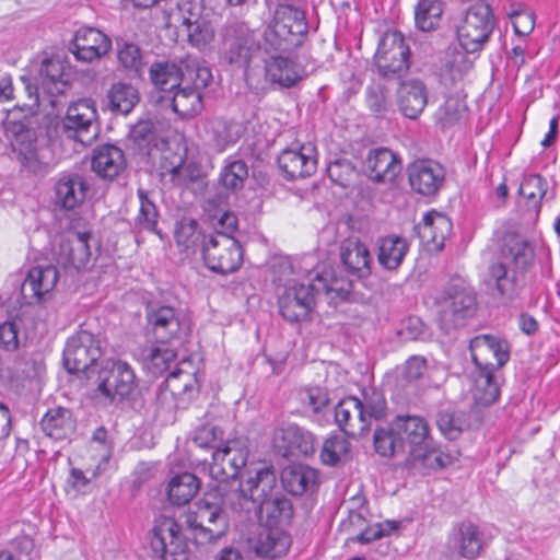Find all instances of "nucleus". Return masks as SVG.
Listing matches in <instances>:
<instances>
[{
    "label": "nucleus",
    "instance_id": "1a4fd4ad",
    "mask_svg": "<svg viewBox=\"0 0 560 560\" xmlns=\"http://www.w3.org/2000/svg\"><path fill=\"white\" fill-rule=\"evenodd\" d=\"M101 357L98 340L93 334L81 330L69 338L63 350V364L70 373H84L92 378L95 370L92 365Z\"/></svg>",
    "mask_w": 560,
    "mask_h": 560
},
{
    "label": "nucleus",
    "instance_id": "c03bdc74",
    "mask_svg": "<svg viewBox=\"0 0 560 560\" xmlns=\"http://www.w3.org/2000/svg\"><path fill=\"white\" fill-rule=\"evenodd\" d=\"M152 83L161 91L172 92L182 83V65L170 61L154 62L150 68Z\"/></svg>",
    "mask_w": 560,
    "mask_h": 560
},
{
    "label": "nucleus",
    "instance_id": "f8f14e48",
    "mask_svg": "<svg viewBox=\"0 0 560 560\" xmlns=\"http://www.w3.org/2000/svg\"><path fill=\"white\" fill-rule=\"evenodd\" d=\"M247 443L243 439L229 440L212 454L209 475L219 482L235 479L246 465L248 457Z\"/></svg>",
    "mask_w": 560,
    "mask_h": 560
},
{
    "label": "nucleus",
    "instance_id": "bb28decb",
    "mask_svg": "<svg viewBox=\"0 0 560 560\" xmlns=\"http://www.w3.org/2000/svg\"><path fill=\"white\" fill-rule=\"evenodd\" d=\"M342 265L353 276L368 278L371 275L372 257L368 246L357 237L345 240L339 248Z\"/></svg>",
    "mask_w": 560,
    "mask_h": 560
},
{
    "label": "nucleus",
    "instance_id": "5fc2aeb1",
    "mask_svg": "<svg viewBox=\"0 0 560 560\" xmlns=\"http://www.w3.org/2000/svg\"><path fill=\"white\" fill-rule=\"evenodd\" d=\"M207 132L218 150H223L226 145L234 143L238 138V127L235 124L223 119L210 120L207 125Z\"/></svg>",
    "mask_w": 560,
    "mask_h": 560
},
{
    "label": "nucleus",
    "instance_id": "052dcab7",
    "mask_svg": "<svg viewBox=\"0 0 560 560\" xmlns=\"http://www.w3.org/2000/svg\"><path fill=\"white\" fill-rule=\"evenodd\" d=\"M176 242L185 249L196 246L203 236L198 231V224L195 220L183 219L175 231Z\"/></svg>",
    "mask_w": 560,
    "mask_h": 560
},
{
    "label": "nucleus",
    "instance_id": "aec40b11",
    "mask_svg": "<svg viewBox=\"0 0 560 560\" xmlns=\"http://www.w3.org/2000/svg\"><path fill=\"white\" fill-rule=\"evenodd\" d=\"M408 174L412 189L425 196L435 194L445 178L444 168L430 160L413 162L408 167Z\"/></svg>",
    "mask_w": 560,
    "mask_h": 560
},
{
    "label": "nucleus",
    "instance_id": "79ce46f5",
    "mask_svg": "<svg viewBox=\"0 0 560 560\" xmlns=\"http://www.w3.org/2000/svg\"><path fill=\"white\" fill-rule=\"evenodd\" d=\"M254 511L257 512L259 520L265 521L269 527L276 526L282 521H289L292 516L291 502L279 493L272 495Z\"/></svg>",
    "mask_w": 560,
    "mask_h": 560
},
{
    "label": "nucleus",
    "instance_id": "603ef678",
    "mask_svg": "<svg viewBox=\"0 0 560 560\" xmlns=\"http://www.w3.org/2000/svg\"><path fill=\"white\" fill-rule=\"evenodd\" d=\"M374 447L376 453L385 457L402 454V443L396 434L393 421L388 425L375 430Z\"/></svg>",
    "mask_w": 560,
    "mask_h": 560
},
{
    "label": "nucleus",
    "instance_id": "6e6d98bb",
    "mask_svg": "<svg viewBox=\"0 0 560 560\" xmlns=\"http://www.w3.org/2000/svg\"><path fill=\"white\" fill-rule=\"evenodd\" d=\"M442 3L439 0H419L415 11L417 26L424 32L433 30L442 15Z\"/></svg>",
    "mask_w": 560,
    "mask_h": 560
},
{
    "label": "nucleus",
    "instance_id": "a19ab883",
    "mask_svg": "<svg viewBox=\"0 0 560 560\" xmlns=\"http://www.w3.org/2000/svg\"><path fill=\"white\" fill-rule=\"evenodd\" d=\"M172 108L183 118L194 117L203 108L202 93L179 84L170 98Z\"/></svg>",
    "mask_w": 560,
    "mask_h": 560
},
{
    "label": "nucleus",
    "instance_id": "4468645a",
    "mask_svg": "<svg viewBox=\"0 0 560 560\" xmlns=\"http://www.w3.org/2000/svg\"><path fill=\"white\" fill-rule=\"evenodd\" d=\"M441 320L456 325L459 320L474 316L477 299L472 290L464 285H452L436 301Z\"/></svg>",
    "mask_w": 560,
    "mask_h": 560
},
{
    "label": "nucleus",
    "instance_id": "2f4dec72",
    "mask_svg": "<svg viewBox=\"0 0 560 560\" xmlns=\"http://www.w3.org/2000/svg\"><path fill=\"white\" fill-rule=\"evenodd\" d=\"M397 103L404 116L416 119L428 103V93L423 82L418 79L401 82L397 90Z\"/></svg>",
    "mask_w": 560,
    "mask_h": 560
},
{
    "label": "nucleus",
    "instance_id": "20e7f679",
    "mask_svg": "<svg viewBox=\"0 0 560 560\" xmlns=\"http://www.w3.org/2000/svg\"><path fill=\"white\" fill-rule=\"evenodd\" d=\"M90 380L96 397L110 404L125 400L137 387L132 368L121 360H106Z\"/></svg>",
    "mask_w": 560,
    "mask_h": 560
},
{
    "label": "nucleus",
    "instance_id": "72a5a7b5",
    "mask_svg": "<svg viewBox=\"0 0 560 560\" xmlns=\"http://www.w3.org/2000/svg\"><path fill=\"white\" fill-rule=\"evenodd\" d=\"M266 78L282 88H291L303 79L304 70L291 59L279 56H271L266 60Z\"/></svg>",
    "mask_w": 560,
    "mask_h": 560
},
{
    "label": "nucleus",
    "instance_id": "864d4df0",
    "mask_svg": "<svg viewBox=\"0 0 560 560\" xmlns=\"http://www.w3.org/2000/svg\"><path fill=\"white\" fill-rule=\"evenodd\" d=\"M186 21L188 22V27L185 33L189 44L199 49L208 47L214 38V30L212 25L208 21L201 19L198 13L192 20L188 19Z\"/></svg>",
    "mask_w": 560,
    "mask_h": 560
},
{
    "label": "nucleus",
    "instance_id": "a211bd4d",
    "mask_svg": "<svg viewBox=\"0 0 560 560\" xmlns=\"http://www.w3.org/2000/svg\"><path fill=\"white\" fill-rule=\"evenodd\" d=\"M13 132V150L18 153L22 165L33 173L46 171L48 163L45 161L43 151L36 144L35 131L19 125Z\"/></svg>",
    "mask_w": 560,
    "mask_h": 560
},
{
    "label": "nucleus",
    "instance_id": "3c124183",
    "mask_svg": "<svg viewBox=\"0 0 560 560\" xmlns=\"http://www.w3.org/2000/svg\"><path fill=\"white\" fill-rule=\"evenodd\" d=\"M494 372L478 370L474 380L472 395L481 405H490L499 397V385L494 378Z\"/></svg>",
    "mask_w": 560,
    "mask_h": 560
},
{
    "label": "nucleus",
    "instance_id": "37998d69",
    "mask_svg": "<svg viewBox=\"0 0 560 560\" xmlns=\"http://www.w3.org/2000/svg\"><path fill=\"white\" fill-rule=\"evenodd\" d=\"M199 488L198 478L190 472H184L171 479L167 493L172 503L184 505L190 502Z\"/></svg>",
    "mask_w": 560,
    "mask_h": 560
},
{
    "label": "nucleus",
    "instance_id": "c756f323",
    "mask_svg": "<svg viewBox=\"0 0 560 560\" xmlns=\"http://www.w3.org/2000/svg\"><path fill=\"white\" fill-rule=\"evenodd\" d=\"M417 233L429 250H442L444 242L452 230L451 220L436 211L427 213L423 221L417 225Z\"/></svg>",
    "mask_w": 560,
    "mask_h": 560
},
{
    "label": "nucleus",
    "instance_id": "69168bd1",
    "mask_svg": "<svg viewBox=\"0 0 560 560\" xmlns=\"http://www.w3.org/2000/svg\"><path fill=\"white\" fill-rule=\"evenodd\" d=\"M222 435L223 432L221 429L213 425H203L197 431L194 442L199 447H211L217 450L218 447H222Z\"/></svg>",
    "mask_w": 560,
    "mask_h": 560
},
{
    "label": "nucleus",
    "instance_id": "09e8293b",
    "mask_svg": "<svg viewBox=\"0 0 560 560\" xmlns=\"http://www.w3.org/2000/svg\"><path fill=\"white\" fill-rule=\"evenodd\" d=\"M547 191L548 183L538 174L524 177L518 188V194L525 198L528 209L536 213L539 212L540 202L547 196Z\"/></svg>",
    "mask_w": 560,
    "mask_h": 560
},
{
    "label": "nucleus",
    "instance_id": "cd10ccee",
    "mask_svg": "<svg viewBox=\"0 0 560 560\" xmlns=\"http://www.w3.org/2000/svg\"><path fill=\"white\" fill-rule=\"evenodd\" d=\"M58 281V270L54 266H37L28 271L21 285V293L28 303L39 302L52 291Z\"/></svg>",
    "mask_w": 560,
    "mask_h": 560
},
{
    "label": "nucleus",
    "instance_id": "39448f33",
    "mask_svg": "<svg viewBox=\"0 0 560 560\" xmlns=\"http://www.w3.org/2000/svg\"><path fill=\"white\" fill-rule=\"evenodd\" d=\"M494 27L490 7L485 2L471 5L457 25V38L467 52L480 50L489 39Z\"/></svg>",
    "mask_w": 560,
    "mask_h": 560
},
{
    "label": "nucleus",
    "instance_id": "0eeeda50",
    "mask_svg": "<svg viewBox=\"0 0 560 560\" xmlns=\"http://www.w3.org/2000/svg\"><path fill=\"white\" fill-rule=\"evenodd\" d=\"M186 524L192 530L197 544L211 542L228 530V516L218 504L199 502L196 510L186 515Z\"/></svg>",
    "mask_w": 560,
    "mask_h": 560
},
{
    "label": "nucleus",
    "instance_id": "c9c22d12",
    "mask_svg": "<svg viewBox=\"0 0 560 560\" xmlns=\"http://www.w3.org/2000/svg\"><path fill=\"white\" fill-rule=\"evenodd\" d=\"M317 470L304 465L285 467L281 474V482L284 489L293 495H302L314 491L317 487Z\"/></svg>",
    "mask_w": 560,
    "mask_h": 560
},
{
    "label": "nucleus",
    "instance_id": "338daca9",
    "mask_svg": "<svg viewBox=\"0 0 560 560\" xmlns=\"http://www.w3.org/2000/svg\"><path fill=\"white\" fill-rule=\"evenodd\" d=\"M362 404L370 422L372 419L378 420L385 416L386 401L381 393L373 390L371 394H366Z\"/></svg>",
    "mask_w": 560,
    "mask_h": 560
},
{
    "label": "nucleus",
    "instance_id": "7c9ffc66",
    "mask_svg": "<svg viewBox=\"0 0 560 560\" xmlns=\"http://www.w3.org/2000/svg\"><path fill=\"white\" fill-rule=\"evenodd\" d=\"M276 444L283 450V456H308L315 452V440L311 432L289 425L276 435Z\"/></svg>",
    "mask_w": 560,
    "mask_h": 560
},
{
    "label": "nucleus",
    "instance_id": "0e129e2a",
    "mask_svg": "<svg viewBox=\"0 0 560 560\" xmlns=\"http://www.w3.org/2000/svg\"><path fill=\"white\" fill-rule=\"evenodd\" d=\"M366 104L374 114H385L389 107L385 88L381 84L370 85L366 90Z\"/></svg>",
    "mask_w": 560,
    "mask_h": 560
},
{
    "label": "nucleus",
    "instance_id": "9b49d317",
    "mask_svg": "<svg viewBox=\"0 0 560 560\" xmlns=\"http://www.w3.org/2000/svg\"><path fill=\"white\" fill-rule=\"evenodd\" d=\"M318 293L319 287L315 283H296L285 287L278 300L281 316L290 323L310 319Z\"/></svg>",
    "mask_w": 560,
    "mask_h": 560
},
{
    "label": "nucleus",
    "instance_id": "e2e57ef3",
    "mask_svg": "<svg viewBox=\"0 0 560 560\" xmlns=\"http://www.w3.org/2000/svg\"><path fill=\"white\" fill-rule=\"evenodd\" d=\"M329 178L341 187H348L355 177L353 165L346 160H337L328 165Z\"/></svg>",
    "mask_w": 560,
    "mask_h": 560
},
{
    "label": "nucleus",
    "instance_id": "412c9836",
    "mask_svg": "<svg viewBox=\"0 0 560 560\" xmlns=\"http://www.w3.org/2000/svg\"><path fill=\"white\" fill-rule=\"evenodd\" d=\"M278 164L289 179L310 176L316 170L315 149L312 145L285 149L279 155Z\"/></svg>",
    "mask_w": 560,
    "mask_h": 560
},
{
    "label": "nucleus",
    "instance_id": "f03ea898",
    "mask_svg": "<svg viewBox=\"0 0 560 560\" xmlns=\"http://www.w3.org/2000/svg\"><path fill=\"white\" fill-rule=\"evenodd\" d=\"M533 260V249L521 236L510 234L504 238L502 261L491 267L497 291L502 298H512L516 292L514 275L509 271L524 270Z\"/></svg>",
    "mask_w": 560,
    "mask_h": 560
},
{
    "label": "nucleus",
    "instance_id": "4c0bfd02",
    "mask_svg": "<svg viewBox=\"0 0 560 560\" xmlns=\"http://www.w3.org/2000/svg\"><path fill=\"white\" fill-rule=\"evenodd\" d=\"M453 462L452 456L435 448L430 438L428 443H423L419 448L408 456V463L417 469L436 470L448 466Z\"/></svg>",
    "mask_w": 560,
    "mask_h": 560
},
{
    "label": "nucleus",
    "instance_id": "bf43d9fd",
    "mask_svg": "<svg viewBox=\"0 0 560 560\" xmlns=\"http://www.w3.org/2000/svg\"><path fill=\"white\" fill-rule=\"evenodd\" d=\"M248 176V170L243 161H234L228 164L221 173V182L225 188L235 190L243 186Z\"/></svg>",
    "mask_w": 560,
    "mask_h": 560
},
{
    "label": "nucleus",
    "instance_id": "49530a36",
    "mask_svg": "<svg viewBox=\"0 0 560 560\" xmlns=\"http://www.w3.org/2000/svg\"><path fill=\"white\" fill-rule=\"evenodd\" d=\"M182 85L191 86L192 90H202L208 86L212 80L209 68L201 66L200 62L190 56L182 59Z\"/></svg>",
    "mask_w": 560,
    "mask_h": 560
},
{
    "label": "nucleus",
    "instance_id": "f3484780",
    "mask_svg": "<svg viewBox=\"0 0 560 560\" xmlns=\"http://www.w3.org/2000/svg\"><path fill=\"white\" fill-rule=\"evenodd\" d=\"M89 232H70L62 237L58 250L57 260L63 267H73L77 270L86 269L91 262V249Z\"/></svg>",
    "mask_w": 560,
    "mask_h": 560
},
{
    "label": "nucleus",
    "instance_id": "13d9d810",
    "mask_svg": "<svg viewBox=\"0 0 560 560\" xmlns=\"http://www.w3.org/2000/svg\"><path fill=\"white\" fill-rule=\"evenodd\" d=\"M349 442L339 435L330 436L327 439L320 451V459L323 464L335 466L343 460L349 452Z\"/></svg>",
    "mask_w": 560,
    "mask_h": 560
},
{
    "label": "nucleus",
    "instance_id": "e433bc0d",
    "mask_svg": "<svg viewBox=\"0 0 560 560\" xmlns=\"http://www.w3.org/2000/svg\"><path fill=\"white\" fill-rule=\"evenodd\" d=\"M40 428L47 436L63 440L74 432L75 423L70 410L58 407L47 411L40 421Z\"/></svg>",
    "mask_w": 560,
    "mask_h": 560
},
{
    "label": "nucleus",
    "instance_id": "ddd939ff",
    "mask_svg": "<svg viewBox=\"0 0 560 560\" xmlns=\"http://www.w3.org/2000/svg\"><path fill=\"white\" fill-rule=\"evenodd\" d=\"M147 320L151 332L160 343L179 340L189 331V324L180 313L167 305L149 304Z\"/></svg>",
    "mask_w": 560,
    "mask_h": 560
},
{
    "label": "nucleus",
    "instance_id": "393cba45",
    "mask_svg": "<svg viewBox=\"0 0 560 560\" xmlns=\"http://www.w3.org/2000/svg\"><path fill=\"white\" fill-rule=\"evenodd\" d=\"M225 59L238 66H247L259 51V44L254 33L247 28L229 32L225 36Z\"/></svg>",
    "mask_w": 560,
    "mask_h": 560
},
{
    "label": "nucleus",
    "instance_id": "2eb2a0df",
    "mask_svg": "<svg viewBox=\"0 0 560 560\" xmlns=\"http://www.w3.org/2000/svg\"><path fill=\"white\" fill-rule=\"evenodd\" d=\"M151 545L154 552L162 558L170 556L172 560H186L187 542L174 518L161 517L156 522Z\"/></svg>",
    "mask_w": 560,
    "mask_h": 560
},
{
    "label": "nucleus",
    "instance_id": "680f3d73",
    "mask_svg": "<svg viewBox=\"0 0 560 560\" xmlns=\"http://www.w3.org/2000/svg\"><path fill=\"white\" fill-rule=\"evenodd\" d=\"M139 198L141 203L136 225L142 230L154 231L158 221L156 208L142 189L139 190Z\"/></svg>",
    "mask_w": 560,
    "mask_h": 560
},
{
    "label": "nucleus",
    "instance_id": "5701e85b",
    "mask_svg": "<svg viewBox=\"0 0 560 560\" xmlns=\"http://www.w3.org/2000/svg\"><path fill=\"white\" fill-rule=\"evenodd\" d=\"M364 171L376 183H393L401 171L397 156L388 149L370 151L364 162Z\"/></svg>",
    "mask_w": 560,
    "mask_h": 560
},
{
    "label": "nucleus",
    "instance_id": "58836bf2",
    "mask_svg": "<svg viewBox=\"0 0 560 560\" xmlns=\"http://www.w3.org/2000/svg\"><path fill=\"white\" fill-rule=\"evenodd\" d=\"M289 537L271 528L262 529L253 545L255 552L264 558L281 557L289 550Z\"/></svg>",
    "mask_w": 560,
    "mask_h": 560
},
{
    "label": "nucleus",
    "instance_id": "6ab92c4d",
    "mask_svg": "<svg viewBox=\"0 0 560 560\" xmlns=\"http://www.w3.org/2000/svg\"><path fill=\"white\" fill-rule=\"evenodd\" d=\"M335 419L339 428L349 436H363L370 428L363 404L355 397H348L336 406Z\"/></svg>",
    "mask_w": 560,
    "mask_h": 560
},
{
    "label": "nucleus",
    "instance_id": "ea45409f",
    "mask_svg": "<svg viewBox=\"0 0 560 560\" xmlns=\"http://www.w3.org/2000/svg\"><path fill=\"white\" fill-rule=\"evenodd\" d=\"M408 252V243L399 236H387L378 242L377 260L387 270H396Z\"/></svg>",
    "mask_w": 560,
    "mask_h": 560
},
{
    "label": "nucleus",
    "instance_id": "473e14b6",
    "mask_svg": "<svg viewBox=\"0 0 560 560\" xmlns=\"http://www.w3.org/2000/svg\"><path fill=\"white\" fill-rule=\"evenodd\" d=\"M448 549L459 556L474 559L482 548V537L478 527L471 523H462L450 535Z\"/></svg>",
    "mask_w": 560,
    "mask_h": 560
},
{
    "label": "nucleus",
    "instance_id": "7ed1b4c3",
    "mask_svg": "<svg viewBox=\"0 0 560 560\" xmlns=\"http://www.w3.org/2000/svg\"><path fill=\"white\" fill-rule=\"evenodd\" d=\"M305 14L299 8L281 4L277 8L272 24L266 32V40L276 50L290 52L300 47L307 36Z\"/></svg>",
    "mask_w": 560,
    "mask_h": 560
},
{
    "label": "nucleus",
    "instance_id": "774afa93",
    "mask_svg": "<svg viewBox=\"0 0 560 560\" xmlns=\"http://www.w3.org/2000/svg\"><path fill=\"white\" fill-rule=\"evenodd\" d=\"M176 358L174 349L167 347H153L147 354V360L156 372H163L168 369L170 363Z\"/></svg>",
    "mask_w": 560,
    "mask_h": 560
},
{
    "label": "nucleus",
    "instance_id": "a18cd8bd",
    "mask_svg": "<svg viewBox=\"0 0 560 560\" xmlns=\"http://www.w3.org/2000/svg\"><path fill=\"white\" fill-rule=\"evenodd\" d=\"M468 67L465 54L456 47H450L441 59L440 79L443 84L452 85L462 78Z\"/></svg>",
    "mask_w": 560,
    "mask_h": 560
},
{
    "label": "nucleus",
    "instance_id": "8fccbe9b",
    "mask_svg": "<svg viewBox=\"0 0 560 560\" xmlns=\"http://www.w3.org/2000/svg\"><path fill=\"white\" fill-rule=\"evenodd\" d=\"M109 107L114 112L128 114L139 102V93L131 84L116 83L108 92Z\"/></svg>",
    "mask_w": 560,
    "mask_h": 560
},
{
    "label": "nucleus",
    "instance_id": "de8ad7c7",
    "mask_svg": "<svg viewBox=\"0 0 560 560\" xmlns=\"http://www.w3.org/2000/svg\"><path fill=\"white\" fill-rule=\"evenodd\" d=\"M197 386V378L192 363L183 360L179 365L166 378V387L173 395H185Z\"/></svg>",
    "mask_w": 560,
    "mask_h": 560
},
{
    "label": "nucleus",
    "instance_id": "f257e3e1",
    "mask_svg": "<svg viewBox=\"0 0 560 560\" xmlns=\"http://www.w3.org/2000/svg\"><path fill=\"white\" fill-rule=\"evenodd\" d=\"M247 474V479L240 483V488L223 501L235 512L254 511L276 494L277 476L271 466L261 465Z\"/></svg>",
    "mask_w": 560,
    "mask_h": 560
},
{
    "label": "nucleus",
    "instance_id": "c85d7f7f",
    "mask_svg": "<svg viewBox=\"0 0 560 560\" xmlns=\"http://www.w3.org/2000/svg\"><path fill=\"white\" fill-rule=\"evenodd\" d=\"M73 46L75 57L79 60L90 62L106 55L110 49L112 43L101 31L86 27L77 32Z\"/></svg>",
    "mask_w": 560,
    "mask_h": 560
},
{
    "label": "nucleus",
    "instance_id": "4d7b16f0",
    "mask_svg": "<svg viewBox=\"0 0 560 560\" xmlns=\"http://www.w3.org/2000/svg\"><path fill=\"white\" fill-rule=\"evenodd\" d=\"M117 46V58L119 63L126 70L139 75L144 67V60L140 47L129 42L118 43Z\"/></svg>",
    "mask_w": 560,
    "mask_h": 560
},
{
    "label": "nucleus",
    "instance_id": "423d86ee",
    "mask_svg": "<svg viewBox=\"0 0 560 560\" xmlns=\"http://www.w3.org/2000/svg\"><path fill=\"white\" fill-rule=\"evenodd\" d=\"M201 254L205 265L218 273L234 272L243 261L240 243L225 234L203 235Z\"/></svg>",
    "mask_w": 560,
    "mask_h": 560
},
{
    "label": "nucleus",
    "instance_id": "f704fd0d",
    "mask_svg": "<svg viewBox=\"0 0 560 560\" xmlns=\"http://www.w3.org/2000/svg\"><path fill=\"white\" fill-rule=\"evenodd\" d=\"M86 192L88 185L80 174H65L56 184L57 202L68 210L82 205Z\"/></svg>",
    "mask_w": 560,
    "mask_h": 560
},
{
    "label": "nucleus",
    "instance_id": "a878e982",
    "mask_svg": "<svg viewBox=\"0 0 560 560\" xmlns=\"http://www.w3.org/2000/svg\"><path fill=\"white\" fill-rule=\"evenodd\" d=\"M63 77V65L59 59L46 58L42 61L34 86L27 84L26 90L30 97L38 98V92L56 95L63 93L66 82Z\"/></svg>",
    "mask_w": 560,
    "mask_h": 560
},
{
    "label": "nucleus",
    "instance_id": "b1692460",
    "mask_svg": "<svg viewBox=\"0 0 560 560\" xmlns=\"http://www.w3.org/2000/svg\"><path fill=\"white\" fill-rule=\"evenodd\" d=\"M126 166L125 153L117 145L106 143L94 149L92 170L101 178L113 180L126 170Z\"/></svg>",
    "mask_w": 560,
    "mask_h": 560
},
{
    "label": "nucleus",
    "instance_id": "6e6552de",
    "mask_svg": "<svg viewBox=\"0 0 560 560\" xmlns=\"http://www.w3.org/2000/svg\"><path fill=\"white\" fill-rule=\"evenodd\" d=\"M62 129L68 138L83 145L91 144L100 130L94 102L83 98L70 104L62 121Z\"/></svg>",
    "mask_w": 560,
    "mask_h": 560
},
{
    "label": "nucleus",
    "instance_id": "4be33fe9",
    "mask_svg": "<svg viewBox=\"0 0 560 560\" xmlns=\"http://www.w3.org/2000/svg\"><path fill=\"white\" fill-rule=\"evenodd\" d=\"M393 422L402 443V454L410 456L431 438L427 421L419 416H397Z\"/></svg>",
    "mask_w": 560,
    "mask_h": 560
},
{
    "label": "nucleus",
    "instance_id": "dca6fc26",
    "mask_svg": "<svg viewBox=\"0 0 560 560\" xmlns=\"http://www.w3.org/2000/svg\"><path fill=\"white\" fill-rule=\"evenodd\" d=\"M469 349L478 370L497 371L509 360L506 343L491 335L476 336Z\"/></svg>",
    "mask_w": 560,
    "mask_h": 560
},
{
    "label": "nucleus",
    "instance_id": "9d476101",
    "mask_svg": "<svg viewBox=\"0 0 560 560\" xmlns=\"http://www.w3.org/2000/svg\"><path fill=\"white\" fill-rule=\"evenodd\" d=\"M409 46L398 32L385 33L375 54V65L383 77L401 75L409 69Z\"/></svg>",
    "mask_w": 560,
    "mask_h": 560
}]
</instances>
